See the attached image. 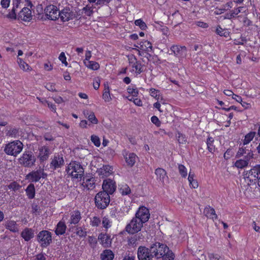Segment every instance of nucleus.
<instances>
[{
	"label": "nucleus",
	"mask_w": 260,
	"mask_h": 260,
	"mask_svg": "<svg viewBox=\"0 0 260 260\" xmlns=\"http://www.w3.org/2000/svg\"><path fill=\"white\" fill-rule=\"evenodd\" d=\"M259 174H260V165L254 167L249 171L248 177L251 176L258 180Z\"/></svg>",
	"instance_id": "c756f323"
},
{
	"label": "nucleus",
	"mask_w": 260,
	"mask_h": 260,
	"mask_svg": "<svg viewBox=\"0 0 260 260\" xmlns=\"http://www.w3.org/2000/svg\"><path fill=\"white\" fill-rule=\"evenodd\" d=\"M43 137H44V139L46 141H52L54 140L53 136L50 133H45Z\"/></svg>",
	"instance_id": "338daca9"
},
{
	"label": "nucleus",
	"mask_w": 260,
	"mask_h": 260,
	"mask_svg": "<svg viewBox=\"0 0 260 260\" xmlns=\"http://www.w3.org/2000/svg\"><path fill=\"white\" fill-rule=\"evenodd\" d=\"M123 155L124 156L126 162L127 164V165H129L130 153H128V151H126L125 150H124L123 151Z\"/></svg>",
	"instance_id": "bf43d9fd"
},
{
	"label": "nucleus",
	"mask_w": 260,
	"mask_h": 260,
	"mask_svg": "<svg viewBox=\"0 0 260 260\" xmlns=\"http://www.w3.org/2000/svg\"><path fill=\"white\" fill-rule=\"evenodd\" d=\"M8 17L11 19H16V13L15 8H13L11 11L8 14Z\"/></svg>",
	"instance_id": "680f3d73"
},
{
	"label": "nucleus",
	"mask_w": 260,
	"mask_h": 260,
	"mask_svg": "<svg viewBox=\"0 0 260 260\" xmlns=\"http://www.w3.org/2000/svg\"><path fill=\"white\" fill-rule=\"evenodd\" d=\"M91 224L93 226H98L101 223L100 219L94 216L91 220Z\"/></svg>",
	"instance_id": "3c124183"
},
{
	"label": "nucleus",
	"mask_w": 260,
	"mask_h": 260,
	"mask_svg": "<svg viewBox=\"0 0 260 260\" xmlns=\"http://www.w3.org/2000/svg\"><path fill=\"white\" fill-rule=\"evenodd\" d=\"M85 65L89 69L93 70H96L99 69L100 65L99 64L93 61H84Z\"/></svg>",
	"instance_id": "473e14b6"
},
{
	"label": "nucleus",
	"mask_w": 260,
	"mask_h": 260,
	"mask_svg": "<svg viewBox=\"0 0 260 260\" xmlns=\"http://www.w3.org/2000/svg\"><path fill=\"white\" fill-rule=\"evenodd\" d=\"M110 223L111 222L110 221L109 219L108 218L104 217L103 218L102 224L104 228H105L106 229L109 228V227L111 226Z\"/></svg>",
	"instance_id": "5fc2aeb1"
},
{
	"label": "nucleus",
	"mask_w": 260,
	"mask_h": 260,
	"mask_svg": "<svg viewBox=\"0 0 260 260\" xmlns=\"http://www.w3.org/2000/svg\"><path fill=\"white\" fill-rule=\"evenodd\" d=\"M91 141L96 147H99L101 145L100 139L97 136L92 135L91 136Z\"/></svg>",
	"instance_id": "49530a36"
},
{
	"label": "nucleus",
	"mask_w": 260,
	"mask_h": 260,
	"mask_svg": "<svg viewBox=\"0 0 260 260\" xmlns=\"http://www.w3.org/2000/svg\"><path fill=\"white\" fill-rule=\"evenodd\" d=\"M216 33L220 36L226 37L228 35V32L222 28L220 26H218L216 28Z\"/></svg>",
	"instance_id": "a18cd8bd"
},
{
	"label": "nucleus",
	"mask_w": 260,
	"mask_h": 260,
	"mask_svg": "<svg viewBox=\"0 0 260 260\" xmlns=\"http://www.w3.org/2000/svg\"><path fill=\"white\" fill-rule=\"evenodd\" d=\"M256 134V133L254 132H250L249 133L247 134L245 136L244 139L243 140V145H247L249 144L254 138Z\"/></svg>",
	"instance_id": "72a5a7b5"
},
{
	"label": "nucleus",
	"mask_w": 260,
	"mask_h": 260,
	"mask_svg": "<svg viewBox=\"0 0 260 260\" xmlns=\"http://www.w3.org/2000/svg\"><path fill=\"white\" fill-rule=\"evenodd\" d=\"M253 157L252 151H249L243 159H240L235 162V166L238 169H243L248 166L250 160Z\"/></svg>",
	"instance_id": "9d476101"
},
{
	"label": "nucleus",
	"mask_w": 260,
	"mask_h": 260,
	"mask_svg": "<svg viewBox=\"0 0 260 260\" xmlns=\"http://www.w3.org/2000/svg\"><path fill=\"white\" fill-rule=\"evenodd\" d=\"M119 191L122 196L130 193V189L127 184L123 183L120 185Z\"/></svg>",
	"instance_id": "c9c22d12"
},
{
	"label": "nucleus",
	"mask_w": 260,
	"mask_h": 260,
	"mask_svg": "<svg viewBox=\"0 0 260 260\" xmlns=\"http://www.w3.org/2000/svg\"><path fill=\"white\" fill-rule=\"evenodd\" d=\"M76 234L80 237H85L86 236V232L85 229H83L81 227L76 228Z\"/></svg>",
	"instance_id": "c03bdc74"
},
{
	"label": "nucleus",
	"mask_w": 260,
	"mask_h": 260,
	"mask_svg": "<svg viewBox=\"0 0 260 260\" xmlns=\"http://www.w3.org/2000/svg\"><path fill=\"white\" fill-rule=\"evenodd\" d=\"M35 235L34 230L30 228H25L21 233V237L25 241H28L34 238Z\"/></svg>",
	"instance_id": "aec40b11"
},
{
	"label": "nucleus",
	"mask_w": 260,
	"mask_h": 260,
	"mask_svg": "<svg viewBox=\"0 0 260 260\" xmlns=\"http://www.w3.org/2000/svg\"><path fill=\"white\" fill-rule=\"evenodd\" d=\"M165 248L167 245L158 242L152 244L150 248L140 246L137 251L138 257L139 260H153L154 257L160 258Z\"/></svg>",
	"instance_id": "f257e3e1"
},
{
	"label": "nucleus",
	"mask_w": 260,
	"mask_h": 260,
	"mask_svg": "<svg viewBox=\"0 0 260 260\" xmlns=\"http://www.w3.org/2000/svg\"><path fill=\"white\" fill-rule=\"evenodd\" d=\"M84 114L85 115H88L87 118L90 122L93 124H97L98 123V120L96 118L93 112H91L89 114H88V112L84 111Z\"/></svg>",
	"instance_id": "e433bc0d"
},
{
	"label": "nucleus",
	"mask_w": 260,
	"mask_h": 260,
	"mask_svg": "<svg viewBox=\"0 0 260 260\" xmlns=\"http://www.w3.org/2000/svg\"><path fill=\"white\" fill-rule=\"evenodd\" d=\"M232 155V150L231 149H228L224 153L223 157H224V159L228 160L229 158H230V157H231Z\"/></svg>",
	"instance_id": "0e129e2a"
},
{
	"label": "nucleus",
	"mask_w": 260,
	"mask_h": 260,
	"mask_svg": "<svg viewBox=\"0 0 260 260\" xmlns=\"http://www.w3.org/2000/svg\"><path fill=\"white\" fill-rule=\"evenodd\" d=\"M67 226L64 221L60 220L56 225L55 233L56 235H61L66 233Z\"/></svg>",
	"instance_id": "5701e85b"
},
{
	"label": "nucleus",
	"mask_w": 260,
	"mask_h": 260,
	"mask_svg": "<svg viewBox=\"0 0 260 260\" xmlns=\"http://www.w3.org/2000/svg\"><path fill=\"white\" fill-rule=\"evenodd\" d=\"M135 218H138L144 223L147 222L150 218V213L148 209L144 206L139 207L136 213Z\"/></svg>",
	"instance_id": "9b49d317"
},
{
	"label": "nucleus",
	"mask_w": 260,
	"mask_h": 260,
	"mask_svg": "<svg viewBox=\"0 0 260 260\" xmlns=\"http://www.w3.org/2000/svg\"><path fill=\"white\" fill-rule=\"evenodd\" d=\"M83 11L88 16H91L93 14V6L89 5H86L83 8Z\"/></svg>",
	"instance_id": "a19ab883"
},
{
	"label": "nucleus",
	"mask_w": 260,
	"mask_h": 260,
	"mask_svg": "<svg viewBox=\"0 0 260 260\" xmlns=\"http://www.w3.org/2000/svg\"><path fill=\"white\" fill-rule=\"evenodd\" d=\"M18 62L19 64L20 68L24 71H27L29 70V66L26 62H24L21 58H18Z\"/></svg>",
	"instance_id": "37998d69"
},
{
	"label": "nucleus",
	"mask_w": 260,
	"mask_h": 260,
	"mask_svg": "<svg viewBox=\"0 0 260 260\" xmlns=\"http://www.w3.org/2000/svg\"><path fill=\"white\" fill-rule=\"evenodd\" d=\"M102 188L103 191H106L110 194H112L116 189V185L115 182L111 179H106L104 180Z\"/></svg>",
	"instance_id": "ddd939ff"
},
{
	"label": "nucleus",
	"mask_w": 260,
	"mask_h": 260,
	"mask_svg": "<svg viewBox=\"0 0 260 260\" xmlns=\"http://www.w3.org/2000/svg\"><path fill=\"white\" fill-rule=\"evenodd\" d=\"M98 239L101 241V243L105 247L110 246L111 244L110 237L104 234H100L98 236Z\"/></svg>",
	"instance_id": "4be33fe9"
},
{
	"label": "nucleus",
	"mask_w": 260,
	"mask_h": 260,
	"mask_svg": "<svg viewBox=\"0 0 260 260\" xmlns=\"http://www.w3.org/2000/svg\"><path fill=\"white\" fill-rule=\"evenodd\" d=\"M132 101L138 106H142L143 105L142 101L138 98H131V102Z\"/></svg>",
	"instance_id": "4d7b16f0"
},
{
	"label": "nucleus",
	"mask_w": 260,
	"mask_h": 260,
	"mask_svg": "<svg viewBox=\"0 0 260 260\" xmlns=\"http://www.w3.org/2000/svg\"><path fill=\"white\" fill-rule=\"evenodd\" d=\"M58 58L61 61V62L64 64L66 66L68 65V62L66 60V57L64 52H61Z\"/></svg>",
	"instance_id": "6e6d98bb"
},
{
	"label": "nucleus",
	"mask_w": 260,
	"mask_h": 260,
	"mask_svg": "<svg viewBox=\"0 0 260 260\" xmlns=\"http://www.w3.org/2000/svg\"><path fill=\"white\" fill-rule=\"evenodd\" d=\"M155 174L156 175L157 180L164 184L165 181L168 180V177L166 171L162 168H157L155 171Z\"/></svg>",
	"instance_id": "a211bd4d"
},
{
	"label": "nucleus",
	"mask_w": 260,
	"mask_h": 260,
	"mask_svg": "<svg viewBox=\"0 0 260 260\" xmlns=\"http://www.w3.org/2000/svg\"><path fill=\"white\" fill-rule=\"evenodd\" d=\"M50 150L48 147L43 146L39 149V154L38 157L41 161L46 160L49 156Z\"/></svg>",
	"instance_id": "6ab92c4d"
},
{
	"label": "nucleus",
	"mask_w": 260,
	"mask_h": 260,
	"mask_svg": "<svg viewBox=\"0 0 260 260\" xmlns=\"http://www.w3.org/2000/svg\"><path fill=\"white\" fill-rule=\"evenodd\" d=\"M172 53L174 56L179 58L185 57L187 54V48L184 46L172 45L170 48Z\"/></svg>",
	"instance_id": "1a4fd4ad"
},
{
	"label": "nucleus",
	"mask_w": 260,
	"mask_h": 260,
	"mask_svg": "<svg viewBox=\"0 0 260 260\" xmlns=\"http://www.w3.org/2000/svg\"><path fill=\"white\" fill-rule=\"evenodd\" d=\"M66 171L68 175L77 181L81 180L83 177L84 170L82 165L76 161H71L68 166Z\"/></svg>",
	"instance_id": "f03ea898"
},
{
	"label": "nucleus",
	"mask_w": 260,
	"mask_h": 260,
	"mask_svg": "<svg viewBox=\"0 0 260 260\" xmlns=\"http://www.w3.org/2000/svg\"><path fill=\"white\" fill-rule=\"evenodd\" d=\"M46 258L43 254H39L34 256L32 260H45Z\"/></svg>",
	"instance_id": "774afa93"
},
{
	"label": "nucleus",
	"mask_w": 260,
	"mask_h": 260,
	"mask_svg": "<svg viewBox=\"0 0 260 260\" xmlns=\"http://www.w3.org/2000/svg\"><path fill=\"white\" fill-rule=\"evenodd\" d=\"M114 256L113 252L109 249L104 250L101 254V258L102 260H113Z\"/></svg>",
	"instance_id": "bb28decb"
},
{
	"label": "nucleus",
	"mask_w": 260,
	"mask_h": 260,
	"mask_svg": "<svg viewBox=\"0 0 260 260\" xmlns=\"http://www.w3.org/2000/svg\"><path fill=\"white\" fill-rule=\"evenodd\" d=\"M80 14L76 11H73L70 8L66 7L59 11L60 18L63 22L78 18Z\"/></svg>",
	"instance_id": "0eeeda50"
},
{
	"label": "nucleus",
	"mask_w": 260,
	"mask_h": 260,
	"mask_svg": "<svg viewBox=\"0 0 260 260\" xmlns=\"http://www.w3.org/2000/svg\"><path fill=\"white\" fill-rule=\"evenodd\" d=\"M81 217L80 213L78 211H74L71 216V218L69 220L70 224H76L80 221Z\"/></svg>",
	"instance_id": "c85d7f7f"
},
{
	"label": "nucleus",
	"mask_w": 260,
	"mask_h": 260,
	"mask_svg": "<svg viewBox=\"0 0 260 260\" xmlns=\"http://www.w3.org/2000/svg\"><path fill=\"white\" fill-rule=\"evenodd\" d=\"M36 158L30 151L24 152L19 159L20 164L25 167H31L34 165Z\"/></svg>",
	"instance_id": "39448f33"
},
{
	"label": "nucleus",
	"mask_w": 260,
	"mask_h": 260,
	"mask_svg": "<svg viewBox=\"0 0 260 260\" xmlns=\"http://www.w3.org/2000/svg\"><path fill=\"white\" fill-rule=\"evenodd\" d=\"M37 239L41 246L46 247L52 242V234L48 231L43 230L39 233Z\"/></svg>",
	"instance_id": "423d86ee"
},
{
	"label": "nucleus",
	"mask_w": 260,
	"mask_h": 260,
	"mask_svg": "<svg viewBox=\"0 0 260 260\" xmlns=\"http://www.w3.org/2000/svg\"><path fill=\"white\" fill-rule=\"evenodd\" d=\"M113 173V168L109 165L103 166V167L99 169L96 173L101 178L107 177Z\"/></svg>",
	"instance_id": "2eb2a0df"
},
{
	"label": "nucleus",
	"mask_w": 260,
	"mask_h": 260,
	"mask_svg": "<svg viewBox=\"0 0 260 260\" xmlns=\"http://www.w3.org/2000/svg\"><path fill=\"white\" fill-rule=\"evenodd\" d=\"M246 153V150L244 147H240L239 148L238 151L236 154V157L239 158L243 156L244 154Z\"/></svg>",
	"instance_id": "864d4df0"
},
{
	"label": "nucleus",
	"mask_w": 260,
	"mask_h": 260,
	"mask_svg": "<svg viewBox=\"0 0 260 260\" xmlns=\"http://www.w3.org/2000/svg\"><path fill=\"white\" fill-rule=\"evenodd\" d=\"M204 213L208 218L212 219L213 220L216 219L217 218V216L215 213V210L210 206L206 207L204 209Z\"/></svg>",
	"instance_id": "b1692460"
},
{
	"label": "nucleus",
	"mask_w": 260,
	"mask_h": 260,
	"mask_svg": "<svg viewBox=\"0 0 260 260\" xmlns=\"http://www.w3.org/2000/svg\"><path fill=\"white\" fill-rule=\"evenodd\" d=\"M96 207L100 209H106L109 204L110 199L109 193L106 191H100L94 198Z\"/></svg>",
	"instance_id": "20e7f679"
},
{
	"label": "nucleus",
	"mask_w": 260,
	"mask_h": 260,
	"mask_svg": "<svg viewBox=\"0 0 260 260\" xmlns=\"http://www.w3.org/2000/svg\"><path fill=\"white\" fill-rule=\"evenodd\" d=\"M143 223V222L136 218H134L131 220V234L139 232L141 230Z\"/></svg>",
	"instance_id": "f3484780"
},
{
	"label": "nucleus",
	"mask_w": 260,
	"mask_h": 260,
	"mask_svg": "<svg viewBox=\"0 0 260 260\" xmlns=\"http://www.w3.org/2000/svg\"><path fill=\"white\" fill-rule=\"evenodd\" d=\"M44 13L46 18L51 20H56L59 16V11L54 5L47 6L44 9Z\"/></svg>",
	"instance_id": "6e6552de"
},
{
	"label": "nucleus",
	"mask_w": 260,
	"mask_h": 260,
	"mask_svg": "<svg viewBox=\"0 0 260 260\" xmlns=\"http://www.w3.org/2000/svg\"><path fill=\"white\" fill-rule=\"evenodd\" d=\"M129 233H130V223H128L125 227V230L119 233V235L123 236L127 235Z\"/></svg>",
	"instance_id": "13d9d810"
},
{
	"label": "nucleus",
	"mask_w": 260,
	"mask_h": 260,
	"mask_svg": "<svg viewBox=\"0 0 260 260\" xmlns=\"http://www.w3.org/2000/svg\"><path fill=\"white\" fill-rule=\"evenodd\" d=\"M47 174L44 173L42 169H39L36 171H32L26 176L27 179H30L31 182H38L41 178H45Z\"/></svg>",
	"instance_id": "f8f14e48"
},
{
	"label": "nucleus",
	"mask_w": 260,
	"mask_h": 260,
	"mask_svg": "<svg viewBox=\"0 0 260 260\" xmlns=\"http://www.w3.org/2000/svg\"><path fill=\"white\" fill-rule=\"evenodd\" d=\"M151 121L153 123H154L157 126H159L160 125V121H159L157 117L155 116H153L151 118Z\"/></svg>",
	"instance_id": "052dcab7"
},
{
	"label": "nucleus",
	"mask_w": 260,
	"mask_h": 260,
	"mask_svg": "<svg viewBox=\"0 0 260 260\" xmlns=\"http://www.w3.org/2000/svg\"><path fill=\"white\" fill-rule=\"evenodd\" d=\"M243 23L245 26H249L252 25V21L248 19L247 15L249 14L248 10L243 11Z\"/></svg>",
	"instance_id": "58836bf2"
},
{
	"label": "nucleus",
	"mask_w": 260,
	"mask_h": 260,
	"mask_svg": "<svg viewBox=\"0 0 260 260\" xmlns=\"http://www.w3.org/2000/svg\"><path fill=\"white\" fill-rule=\"evenodd\" d=\"M64 165V159L63 157L57 154L55 155L51 159L50 167L53 170L61 168Z\"/></svg>",
	"instance_id": "4468645a"
},
{
	"label": "nucleus",
	"mask_w": 260,
	"mask_h": 260,
	"mask_svg": "<svg viewBox=\"0 0 260 260\" xmlns=\"http://www.w3.org/2000/svg\"><path fill=\"white\" fill-rule=\"evenodd\" d=\"M83 183L82 184L88 189H91L94 187V179L93 177L88 178L87 177H83Z\"/></svg>",
	"instance_id": "393cba45"
},
{
	"label": "nucleus",
	"mask_w": 260,
	"mask_h": 260,
	"mask_svg": "<svg viewBox=\"0 0 260 260\" xmlns=\"http://www.w3.org/2000/svg\"><path fill=\"white\" fill-rule=\"evenodd\" d=\"M179 173L182 177H186L187 175V169L182 165H179L178 166Z\"/></svg>",
	"instance_id": "79ce46f5"
},
{
	"label": "nucleus",
	"mask_w": 260,
	"mask_h": 260,
	"mask_svg": "<svg viewBox=\"0 0 260 260\" xmlns=\"http://www.w3.org/2000/svg\"><path fill=\"white\" fill-rule=\"evenodd\" d=\"M140 45V49L145 51L151 52L153 50L152 44L148 41L141 42L139 43Z\"/></svg>",
	"instance_id": "cd10ccee"
},
{
	"label": "nucleus",
	"mask_w": 260,
	"mask_h": 260,
	"mask_svg": "<svg viewBox=\"0 0 260 260\" xmlns=\"http://www.w3.org/2000/svg\"><path fill=\"white\" fill-rule=\"evenodd\" d=\"M10 0H1V5L3 8L6 9L10 5Z\"/></svg>",
	"instance_id": "e2e57ef3"
},
{
	"label": "nucleus",
	"mask_w": 260,
	"mask_h": 260,
	"mask_svg": "<svg viewBox=\"0 0 260 260\" xmlns=\"http://www.w3.org/2000/svg\"><path fill=\"white\" fill-rule=\"evenodd\" d=\"M103 99L106 102H108L111 101V98L110 95V92L108 88V89H105V91L103 94Z\"/></svg>",
	"instance_id": "09e8293b"
},
{
	"label": "nucleus",
	"mask_w": 260,
	"mask_h": 260,
	"mask_svg": "<svg viewBox=\"0 0 260 260\" xmlns=\"http://www.w3.org/2000/svg\"><path fill=\"white\" fill-rule=\"evenodd\" d=\"M111 1V0H97L94 5L100 7L104 5H107Z\"/></svg>",
	"instance_id": "603ef678"
},
{
	"label": "nucleus",
	"mask_w": 260,
	"mask_h": 260,
	"mask_svg": "<svg viewBox=\"0 0 260 260\" xmlns=\"http://www.w3.org/2000/svg\"><path fill=\"white\" fill-rule=\"evenodd\" d=\"M46 88L49 90L51 91H56V89L55 88V84L53 83H47L46 85Z\"/></svg>",
	"instance_id": "69168bd1"
},
{
	"label": "nucleus",
	"mask_w": 260,
	"mask_h": 260,
	"mask_svg": "<svg viewBox=\"0 0 260 260\" xmlns=\"http://www.w3.org/2000/svg\"><path fill=\"white\" fill-rule=\"evenodd\" d=\"M18 17V19H20L25 21H29L32 17L31 11L30 9L24 7L19 13Z\"/></svg>",
	"instance_id": "dca6fc26"
},
{
	"label": "nucleus",
	"mask_w": 260,
	"mask_h": 260,
	"mask_svg": "<svg viewBox=\"0 0 260 260\" xmlns=\"http://www.w3.org/2000/svg\"><path fill=\"white\" fill-rule=\"evenodd\" d=\"M214 141V139L212 137H208L206 143L208 149L211 153H213L215 150V147L213 145Z\"/></svg>",
	"instance_id": "4c0bfd02"
},
{
	"label": "nucleus",
	"mask_w": 260,
	"mask_h": 260,
	"mask_svg": "<svg viewBox=\"0 0 260 260\" xmlns=\"http://www.w3.org/2000/svg\"><path fill=\"white\" fill-rule=\"evenodd\" d=\"M5 227L13 233L18 232L19 231L16 222L13 220L7 221L5 224Z\"/></svg>",
	"instance_id": "a878e982"
},
{
	"label": "nucleus",
	"mask_w": 260,
	"mask_h": 260,
	"mask_svg": "<svg viewBox=\"0 0 260 260\" xmlns=\"http://www.w3.org/2000/svg\"><path fill=\"white\" fill-rule=\"evenodd\" d=\"M23 147V143L19 141H14L7 144L4 149L5 153L8 155L16 156L20 153Z\"/></svg>",
	"instance_id": "7ed1b4c3"
},
{
	"label": "nucleus",
	"mask_w": 260,
	"mask_h": 260,
	"mask_svg": "<svg viewBox=\"0 0 260 260\" xmlns=\"http://www.w3.org/2000/svg\"><path fill=\"white\" fill-rule=\"evenodd\" d=\"M208 256L210 260H223V258L217 254L209 253Z\"/></svg>",
	"instance_id": "8fccbe9b"
},
{
	"label": "nucleus",
	"mask_w": 260,
	"mask_h": 260,
	"mask_svg": "<svg viewBox=\"0 0 260 260\" xmlns=\"http://www.w3.org/2000/svg\"><path fill=\"white\" fill-rule=\"evenodd\" d=\"M135 24L139 26L141 30H145L147 28L146 24L141 19H139L135 21Z\"/></svg>",
	"instance_id": "ea45409f"
},
{
	"label": "nucleus",
	"mask_w": 260,
	"mask_h": 260,
	"mask_svg": "<svg viewBox=\"0 0 260 260\" xmlns=\"http://www.w3.org/2000/svg\"><path fill=\"white\" fill-rule=\"evenodd\" d=\"M165 250L161 257L162 258V260H174V254L169 249L167 246V248H165Z\"/></svg>",
	"instance_id": "2f4dec72"
},
{
	"label": "nucleus",
	"mask_w": 260,
	"mask_h": 260,
	"mask_svg": "<svg viewBox=\"0 0 260 260\" xmlns=\"http://www.w3.org/2000/svg\"><path fill=\"white\" fill-rule=\"evenodd\" d=\"M25 191L29 199H34L35 196V188L34 184L31 183L29 184L25 189Z\"/></svg>",
	"instance_id": "7c9ffc66"
},
{
	"label": "nucleus",
	"mask_w": 260,
	"mask_h": 260,
	"mask_svg": "<svg viewBox=\"0 0 260 260\" xmlns=\"http://www.w3.org/2000/svg\"><path fill=\"white\" fill-rule=\"evenodd\" d=\"M8 187L10 189L16 191L19 190L21 186L16 182H13L8 185Z\"/></svg>",
	"instance_id": "de8ad7c7"
},
{
	"label": "nucleus",
	"mask_w": 260,
	"mask_h": 260,
	"mask_svg": "<svg viewBox=\"0 0 260 260\" xmlns=\"http://www.w3.org/2000/svg\"><path fill=\"white\" fill-rule=\"evenodd\" d=\"M149 93L151 96L155 98L157 101L159 100L160 99H162V98L161 96V95L160 94V92L158 90H156L154 88H150L149 89Z\"/></svg>",
	"instance_id": "f704fd0d"
},
{
	"label": "nucleus",
	"mask_w": 260,
	"mask_h": 260,
	"mask_svg": "<svg viewBox=\"0 0 260 260\" xmlns=\"http://www.w3.org/2000/svg\"><path fill=\"white\" fill-rule=\"evenodd\" d=\"M134 60H136V57L135 56H131V63H134L132 66L131 72H135L137 76L142 72V66L140 63H139L137 61L134 62Z\"/></svg>",
	"instance_id": "412c9836"
}]
</instances>
